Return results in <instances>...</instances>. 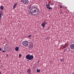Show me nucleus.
I'll list each match as a JSON object with an SVG mask.
<instances>
[{"mask_svg": "<svg viewBox=\"0 0 74 74\" xmlns=\"http://www.w3.org/2000/svg\"><path fill=\"white\" fill-rule=\"evenodd\" d=\"M21 54H20L18 56L19 57V58H20L21 57Z\"/></svg>", "mask_w": 74, "mask_h": 74, "instance_id": "18", "label": "nucleus"}, {"mask_svg": "<svg viewBox=\"0 0 74 74\" xmlns=\"http://www.w3.org/2000/svg\"><path fill=\"white\" fill-rule=\"evenodd\" d=\"M60 61L61 62H63V61H64V59H62L60 60Z\"/></svg>", "mask_w": 74, "mask_h": 74, "instance_id": "17", "label": "nucleus"}, {"mask_svg": "<svg viewBox=\"0 0 74 74\" xmlns=\"http://www.w3.org/2000/svg\"><path fill=\"white\" fill-rule=\"evenodd\" d=\"M21 3H22L23 2V0H21Z\"/></svg>", "mask_w": 74, "mask_h": 74, "instance_id": "23", "label": "nucleus"}, {"mask_svg": "<svg viewBox=\"0 0 74 74\" xmlns=\"http://www.w3.org/2000/svg\"><path fill=\"white\" fill-rule=\"evenodd\" d=\"M34 58V56L33 55H30V54H28L26 56V58L27 59H28L29 60H32Z\"/></svg>", "mask_w": 74, "mask_h": 74, "instance_id": "2", "label": "nucleus"}, {"mask_svg": "<svg viewBox=\"0 0 74 74\" xmlns=\"http://www.w3.org/2000/svg\"><path fill=\"white\" fill-rule=\"evenodd\" d=\"M15 50L16 51H18L19 50V47H16L15 48Z\"/></svg>", "mask_w": 74, "mask_h": 74, "instance_id": "10", "label": "nucleus"}, {"mask_svg": "<svg viewBox=\"0 0 74 74\" xmlns=\"http://www.w3.org/2000/svg\"><path fill=\"white\" fill-rule=\"evenodd\" d=\"M0 74H1V72H0Z\"/></svg>", "mask_w": 74, "mask_h": 74, "instance_id": "28", "label": "nucleus"}, {"mask_svg": "<svg viewBox=\"0 0 74 74\" xmlns=\"http://www.w3.org/2000/svg\"><path fill=\"white\" fill-rule=\"evenodd\" d=\"M32 37V35H31L28 36V37Z\"/></svg>", "mask_w": 74, "mask_h": 74, "instance_id": "19", "label": "nucleus"}, {"mask_svg": "<svg viewBox=\"0 0 74 74\" xmlns=\"http://www.w3.org/2000/svg\"><path fill=\"white\" fill-rule=\"evenodd\" d=\"M47 21H45L41 24V26L43 27V28H44V27H45V25H47Z\"/></svg>", "mask_w": 74, "mask_h": 74, "instance_id": "4", "label": "nucleus"}, {"mask_svg": "<svg viewBox=\"0 0 74 74\" xmlns=\"http://www.w3.org/2000/svg\"><path fill=\"white\" fill-rule=\"evenodd\" d=\"M50 4V2H48V4Z\"/></svg>", "mask_w": 74, "mask_h": 74, "instance_id": "25", "label": "nucleus"}, {"mask_svg": "<svg viewBox=\"0 0 74 74\" xmlns=\"http://www.w3.org/2000/svg\"><path fill=\"white\" fill-rule=\"evenodd\" d=\"M29 10H31V9H32V5H30L29 7Z\"/></svg>", "mask_w": 74, "mask_h": 74, "instance_id": "15", "label": "nucleus"}, {"mask_svg": "<svg viewBox=\"0 0 74 74\" xmlns=\"http://www.w3.org/2000/svg\"><path fill=\"white\" fill-rule=\"evenodd\" d=\"M66 47H67L66 45H65L64 46L63 45H62L61 46V47H63L64 48H66Z\"/></svg>", "mask_w": 74, "mask_h": 74, "instance_id": "9", "label": "nucleus"}, {"mask_svg": "<svg viewBox=\"0 0 74 74\" xmlns=\"http://www.w3.org/2000/svg\"><path fill=\"white\" fill-rule=\"evenodd\" d=\"M60 8H63V7L62 6H60Z\"/></svg>", "mask_w": 74, "mask_h": 74, "instance_id": "20", "label": "nucleus"}, {"mask_svg": "<svg viewBox=\"0 0 74 74\" xmlns=\"http://www.w3.org/2000/svg\"><path fill=\"white\" fill-rule=\"evenodd\" d=\"M33 45H32V44H30L29 45V48H33Z\"/></svg>", "mask_w": 74, "mask_h": 74, "instance_id": "11", "label": "nucleus"}, {"mask_svg": "<svg viewBox=\"0 0 74 74\" xmlns=\"http://www.w3.org/2000/svg\"><path fill=\"white\" fill-rule=\"evenodd\" d=\"M70 47L71 49H73V50H72L71 52H74V44H71L70 45Z\"/></svg>", "mask_w": 74, "mask_h": 74, "instance_id": "5", "label": "nucleus"}, {"mask_svg": "<svg viewBox=\"0 0 74 74\" xmlns=\"http://www.w3.org/2000/svg\"><path fill=\"white\" fill-rule=\"evenodd\" d=\"M29 2V1L27 0H24L23 1V3L24 4H25L26 5H27V4H28Z\"/></svg>", "mask_w": 74, "mask_h": 74, "instance_id": "7", "label": "nucleus"}, {"mask_svg": "<svg viewBox=\"0 0 74 74\" xmlns=\"http://www.w3.org/2000/svg\"><path fill=\"white\" fill-rule=\"evenodd\" d=\"M23 45L25 47H26L28 45L29 43L27 41H24L22 42Z\"/></svg>", "mask_w": 74, "mask_h": 74, "instance_id": "3", "label": "nucleus"}, {"mask_svg": "<svg viewBox=\"0 0 74 74\" xmlns=\"http://www.w3.org/2000/svg\"><path fill=\"white\" fill-rule=\"evenodd\" d=\"M2 52H5L6 51H5V50H3Z\"/></svg>", "mask_w": 74, "mask_h": 74, "instance_id": "21", "label": "nucleus"}, {"mask_svg": "<svg viewBox=\"0 0 74 74\" xmlns=\"http://www.w3.org/2000/svg\"><path fill=\"white\" fill-rule=\"evenodd\" d=\"M46 6L47 8L49 9V10H52V8H51V7H50V5L49 4H47Z\"/></svg>", "mask_w": 74, "mask_h": 74, "instance_id": "6", "label": "nucleus"}, {"mask_svg": "<svg viewBox=\"0 0 74 74\" xmlns=\"http://www.w3.org/2000/svg\"><path fill=\"white\" fill-rule=\"evenodd\" d=\"M1 19V14L0 12V20Z\"/></svg>", "mask_w": 74, "mask_h": 74, "instance_id": "16", "label": "nucleus"}, {"mask_svg": "<svg viewBox=\"0 0 74 74\" xmlns=\"http://www.w3.org/2000/svg\"><path fill=\"white\" fill-rule=\"evenodd\" d=\"M51 5H54V4H53V3H51Z\"/></svg>", "mask_w": 74, "mask_h": 74, "instance_id": "22", "label": "nucleus"}, {"mask_svg": "<svg viewBox=\"0 0 74 74\" xmlns=\"http://www.w3.org/2000/svg\"><path fill=\"white\" fill-rule=\"evenodd\" d=\"M0 51H1V48H0Z\"/></svg>", "mask_w": 74, "mask_h": 74, "instance_id": "27", "label": "nucleus"}, {"mask_svg": "<svg viewBox=\"0 0 74 74\" xmlns=\"http://www.w3.org/2000/svg\"><path fill=\"white\" fill-rule=\"evenodd\" d=\"M36 71L37 73H40V70L39 69H37Z\"/></svg>", "mask_w": 74, "mask_h": 74, "instance_id": "14", "label": "nucleus"}, {"mask_svg": "<svg viewBox=\"0 0 74 74\" xmlns=\"http://www.w3.org/2000/svg\"><path fill=\"white\" fill-rule=\"evenodd\" d=\"M31 71V70L30 69H28L27 71V73H29V74H32V73L30 72Z\"/></svg>", "mask_w": 74, "mask_h": 74, "instance_id": "8", "label": "nucleus"}, {"mask_svg": "<svg viewBox=\"0 0 74 74\" xmlns=\"http://www.w3.org/2000/svg\"><path fill=\"white\" fill-rule=\"evenodd\" d=\"M64 51H66V49H64Z\"/></svg>", "mask_w": 74, "mask_h": 74, "instance_id": "26", "label": "nucleus"}, {"mask_svg": "<svg viewBox=\"0 0 74 74\" xmlns=\"http://www.w3.org/2000/svg\"><path fill=\"white\" fill-rule=\"evenodd\" d=\"M18 5V3H16L13 6V8L14 9V8H15V7H16V5Z\"/></svg>", "mask_w": 74, "mask_h": 74, "instance_id": "12", "label": "nucleus"}, {"mask_svg": "<svg viewBox=\"0 0 74 74\" xmlns=\"http://www.w3.org/2000/svg\"><path fill=\"white\" fill-rule=\"evenodd\" d=\"M1 10H4V7H3V6H1Z\"/></svg>", "mask_w": 74, "mask_h": 74, "instance_id": "13", "label": "nucleus"}, {"mask_svg": "<svg viewBox=\"0 0 74 74\" xmlns=\"http://www.w3.org/2000/svg\"><path fill=\"white\" fill-rule=\"evenodd\" d=\"M38 9L36 8H33L31 10V12L28 11V14H30L31 13V15L34 16L37 15L38 14Z\"/></svg>", "mask_w": 74, "mask_h": 74, "instance_id": "1", "label": "nucleus"}, {"mask_svg": "<svg viewBox=\"0 0 74 74\" xmlns=\"http://www.w3.org/2000/svg\"><path fill=\"white\" fill-rule=\"evenodd\" d=\"M48 37L46 38V40H47V39H48Z\"/></svg>", "mask_w": 74, "mask_h": 74, "instance_id": "24", "label": "nucleus"}, {"mask_svg": "<svg viewBox=\"0 0 74 74\" xmlns=\"http://www.w3.org/2000/svg\"><path fill=\"white\" fill-rule=\"evenodd\" d=\"M46 4H48L47 3V2H46Z\"/></svg>", "mask_w": 74, "mask_h": 74, "instance_id": "29", "label": "nucleus"}]
</instances>
